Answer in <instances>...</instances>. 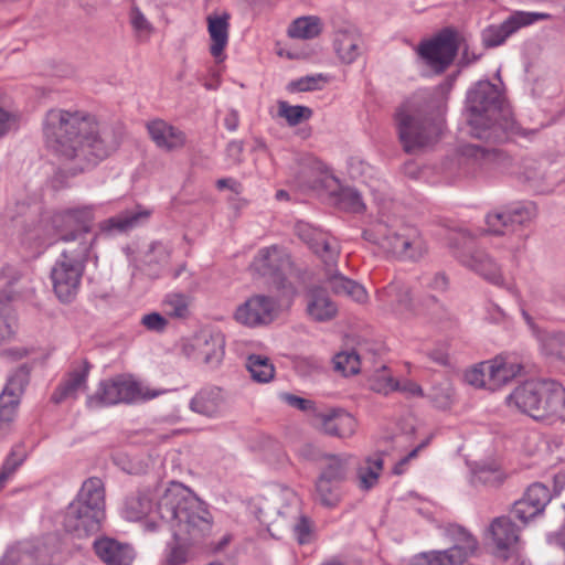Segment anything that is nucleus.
I'll list each match as a JSON object with an SVG mask.
<instances>
[{
  "mask_svg": "<svg viewBox=\"0 0 565 565\" xmlns=\"http://www.w3.org/2000/svg\"><path fill=\"white\" fill-rule=\"evenodd\" d=\"M43 132L46 145L62 158L75 161L79 171L96 166L118 147L113 134H99L93 122L79 113L50 110Z\"/></svg>",
  "mask_w": 565,
  "mask_h": 565,
  "instance_id": "nucleus-1",
  "label": "nucleus"
},
{
  "mask_svg": "<svg viewBox=\"0 0 565 565\" xmlns=\"http://www.w3.org/2000/svg\"><path fill=\"white\" fill-rule=\"evenodd\" d=\"M153 514L171 530L175 545L167 556L170 565H181L189 558L184 543L188 539L198 542L211 533L210 512L190 489L179 482H171L160 494Z\"/></svg>",
  "mask_w": 565,
  "mask_h": 565,
  "instance_id": "nucleus-2",
  "label": "nucleus"
},
{
  "mask_svg": "<svg viewBox=\"0 0 565 565\" xmlns=\"http://www.w3.org/2000/svg\"><path fill=\"white\" fill-rule=\"evenodd\" d=\"M470 135L487 142H502L508 134L525 135L514 120L501 89L489 81H479L467 93Z\"/></svg>",
  "mask_w": 565,
  "mask_h": 565,
  "instance_id": "nucleus-3",
  "label": "nucleus"
},
{
  "mask_svg": "<svg viewBox=\"0 0 565 565\" xmlns=\"http://www.w3.org/2000/svg\"><path fill=\"white\" fill-rule=\"evenodd\" d=\"M444 104L430 94H416L402 104L395 114L403 149L407 153L422 150L440 138Z\"/></svg>",
  "mask_w": 565,
  "mask_h": 565,
  "instance_id": "nucleus-4",
  "label": "nucleus"
},
{
  "mask_svg": "<svg viewBox=\"0 0 565 565\" xmlns=\"http://www.w3.org/2000/svg\"><path fill=\"white\" fill-rule=\"evenodd\" d=\"M105 486L100 478L86 479L63 518L64 530L77 539L98 533L105 521Z\"/></svg>",
  "mask_w": 565,
  "mask_h": 565,
  "instance_id": "nucleus-5",
  "label": "nucleus"
},
{
  "mask_svg": "<svg viewBox=\"0 0 565 565\" xmlns=\"http://www.w3.org/2000/svg\"><path fill=\"white\" fill-rule=\"evenodd\" d=\"M507 402L536 420L562 416L565 390L555 381H526L513 390Z\"/></svg>",
  "mask_w": 565,
  "mask_h": 565,
  "instance_id": "nucleus-6",
  "label": "nucleus"
},
{
  "mask_svg": "<svg viewBox=\"0 0 565 565\" xmlns=\"http://www.w3.org/2000/svg\"><path fill=\"white\" fill-rule=\"evenodd\" d=\"M362 235L365 241L399 259L417 260L426 253L422 234L411 225L394 228L383 222H375Z\"/></svg>",
  "mask_w": 565,
  "mask_h": 565,
  "instance_id": "nucleus-7",
  "label": "nucleus"
},
{
  "mask_svg": "<svg viewBox=\"0 0 565 565\" xmlns=\"http://www.w3.org/2000/svg\"><path fill=\"white\" fill-rule=\"evenodd\" d=\"M160 391L150 390L127 374H119L99 382L96 392L87 397L89 408L134 404L160 395Z\"/></svg>",
  "mask_w": 565,
  "mask_h": 565,
  "instance_id": "nucleus-8",
  "label": "nucleus"
},
{
  "mask_svg": "<svg viewBox=\"0 0 565 565\" xmlns=\"http://www.w3.org/2000/svg\"><path fill=\"white\" fill-rule=\"evenodd\" d=\"M352 456L348 454L324 457L315 483V500L326 508H334L342 498V484L348 478Z\"/></svg>",
  "mask_w": 565,
  "mask_h": 565,
  "instance_id": "nucleus-9",
  "label": "nucleus"
},
{
  "mask_svg": "<svg viewBox=\"0 0 565 565\" xmlns=\"http://www.w3.org/2000/svg\"><path fill=\"white\" fill-rule=\"evenodd\" d=\"M463 43L465 36L459 30L446 26L430 40L423 41L417 52L431 70L440 74L454 63Z\"/></svg>",
  "mask_w": 565,
  "mask_h": 565,
  "instance_id": "nucleus-10",
  "label": "nucleus"
},
{
  "mask_svg": "<svg viewBox=\"0 0 565 565\" xmlns=\"http://www.w3.org/2000/svg\"><path fill=\"white\" fill-rule=\"evenodd\" d=\"M455 544L445 551L420 553L411 559L409 565H462L478 550V541L462 526L450 530Z\"/></svg>",
  "mask_w": 565,
  "mask_h": 565,
  "instance_id": "nucleus-11",
  "label": "nucleus"
},
{
  "mask_svg": "<svg viewBox=\"0 0 565 565\" xmlns=\"http://www.w3.org/2000/svg\"><path fill=\"white\" fill-rule=\"evenodd\" d=\"M548 18L546 13L516 11L500 24H491L481 31V42L486 49L502 45L509 36L523 26Z\"/></svg>",
  "mask_w": 565,
  "mask_h": 565,
  "instance_id": "nucleus-12",
  "label": "nucleus"
},
{
  "mask_svg": "<svg viewBox=\"0 0 565 565\" xmlns=\"http://www.w3.org/2000/svg\"><path fill=\"white\" fill-rule=\"evenodd\" d=\"M535 215L536 206L533 202L512 203L502 211L491 212L487 215L488 230L493 234L503 235L531 222Z\"/></svg>",
  "mask_w": 565,
  "mask_h": 565,
  "instance_id": "nucleus-13",
  "label": "nucleus"
},
{
  "mask_svg": "<svg viewBox=\"0 0 565 565\" xmlns=\"http://www.w3.org/2000/svg\"><path fill=\"white\" fill-rule=\"evenodd\" d=\"M85 268L57 258L51 269L53 290L61 302H72L81 288Z\"/></svg>",
  "mask_w": 565,
  "mask_h": 565,
  "instance_id": "nucleus-14",
  "label": "nucleus"
},
{
  "mask_svg": "<svg viewBox=\"0 0 565 565\" xmlns=\"http://www.w3.org/2000/svg\"><path fill=\"white\" fill-rule=\"evenodd\" d=\"M93 207L83 206L55 212L51 217L53 234L58 241L76 235L81 231L92 230Z\"/></svg>",
  "mask_w": 565,
  "mask_h": 565,
  "instance_id": "nucleus-15",
  "label": "nucleus"
},
{
  "mask_svg": "<svg viewBox=\"0 0 565 565\" xmlns=\"http://www.w3.org/2000/svg\"><path fill=\"white\" fill-rule=\"evenodd\" d=\"M290 266L289 255L282 247L273 245L260 248L250 264L252 270L275 282H282V275Z\"/></svg>",
  "mask_w": 565,
  "mask_h": 565,
  "instance_id": "nucleus-16",
  "label": "nucleus"
},
{
  "mask_svg": "<svg viewBox=\"0 0 565 565\" xmlns=\"http://www.w3.org/2000/svg\"><path fill=\"white\" fill-rule=\"evenodd\" d=\"M275 307L270 297L256 295L236 309L235 319L247 327L268 324L275 318Z\"/></svg>",
  "mask_w": 565,
  "mask_h": 565,
  "instance_id": "nucleus-17",
  "label": "nucleus"
},
{
  "mask_svg": "<svg viewBox=\"0 0 565 565\" xmlns=\"http://www.w3.org/2000/svg\"><path fill=\"white\" fill-rule=\"evenodd\" d=\"M295 181L302 189L323 186L328 178V168L317 157L310 153L300 154L295 163Z\"/></svg>",
  "mask_w": 565,
  "mask_h": 565,
  "instance_id": "nucleus-18",
  "label": "nucleus"
},
{
  "mask_svg": "<svg viewBox=\"0 0 565 565\" xmlns=\"http://www.w3.org/2000/svg\"><path fill=\"white\" fill-rule=\"evenodd\" d=\"M93 550L105 565H131L136 558V552L130 544L108 536L96 539Z\"/></svg>",
  "mask_w": 565,
  "mask_h": 565,
  "instance_id": "nucleus-19",
  "label": "nucleus"
},
{
  "mask_svg": "<svg viewBox=\"0 0 565 565\" xmlns=\"http://www.w3.org/2000/svg\"><path fill=\"white\" fill-rule=\"evenodd\" d=\"M324 284L337 296H345L358 302H364L367 298L365 288L356 281L347 278L335 268L337 258H324Z\"/></svg>",
  "mask_w": 565,
  "mask_h": 565,
  "instance_id": "nucleus-20",
  "label": "nucleus"
},
{
  "mask_svg": "<svg viewBox=\"0 0 565 565\" xmlns=\"http://www.w3.org/2000/svg\"><path fill=\"white\" fill-rule=\"evenodd\" d=\"M333 49L339 60L352 64L363 53L364 42L360 31L353 25H344L335 30Z\"/></svg>",
  "mask_w": 565,
  "mask_h": 565,
  "instance_id": "nucleus-21",
  "label": "nucleus"
},
{
  "mask_svg": "<svg viewBox=\"0 0 565 565\" xmlns=\"http://www.w3.org/2000/svg\"><path fill=\"white\" fill-rule=\"evenodd\" d=\"M97 237L98 235L89 230L77 232L76 235L62 239L65 247L62 249L60 258L85 268Z\"/></svg>",
  "mask_w": 565,
  "mask_h": 565,
  "instance_id": "nucleus-22",
  "label": "nucleus"
},
{
  "mask_svg": "<svg viewBox=\"0 0 565 565\" xmlns=\"http://www.w3.org/2000/svg\"><path fill=\"white\" fill-rule=\"evenodd\" d=\"M315 420L324 434L333 437L349 438L356 429L355 418L343 409L320 411Z\"/></svg>",
  "mask_w": 565,
  "mask_h": 565,
  "instance_id": "nucleus-23",
  "label": "nucleus"
},
{
  "mask_svg": "<svg viewBox=\"0 0 565 565\" xmlns=\"http://www.w3.org/2000/svg\"><path fill=\"white\" fill-rule=\"evenodd\" d=\"M457 258L462 265L477 273L487 281L495 286L504 285L501 268L487 252L476 249L470 254L457 255Z\"/></svg>",
  "mask_w": 565,
  "mask_h": 565,
  "instance_id": "nucleus-24",
  "label": "nucleus"
},
{
  "mask_svg": "<svg viewBox=\"0 0 565 565\" xmlns=\"http://www.w3.org/2000/svg\"><path fill=\"white\" fill-rule=\"evenodd\" d=\"M297 233L299 237L322 258V260L328 258L333 262L338 258L340 247L334 237H331L327 233L313 228L306 223H299L297 225Z\"/></svg>",
  "mask_w": 565,
  "mask_h": 565,
  "instance_id": "nucleus-25",
  "label": "nucleus"
},
{
  "mask_svg": "<svg viewBox=\"0 0 565 565\" xmlns=\"http://www.w3.org/2000/svg\"><path fill=\"white\" fill-rule=\"evenodd\" d=\"M495 554L508 558L519 541V530L510 518L500 516L492 521L489 527Z\"/></svg>",
  "mask_w": 565,
  "mask_h": 565,
  "instance_id": "nucleus-26",
  "label": "nucleus"
},
{
  "mask_svg": "<svg viewBox=\"0 0 565 565\" xmlns=\"http://www.w3.org/2000/svg\"><path fill=\"white\" fill-rule=\"evenodd\" d=\"M147 130L156 146L166 151L179 150L186 142V136L182 130L161 119L148 122Z\"/></svg>",
  "mask_w": 565,
  "mask_h": 565,
  "instance_id": "nucleus-27",
  "label": "nucleus"
},
{
  "mask_svg": "<svg viewBox=\"0 0 565 565\" xmlns=\"http://www.w3.org/2000/svg\"><path fill=\"white\" fill-rule=\"evenodd\" d=\"M484 369L488 371L489 390L494 391L519 375L523 366L507 356L498 355L490 361H486Z\"/></svg>",
  "mask_w": 565,
  "mask_h": 565,
  "instance_id": "nucleus-28",
  "label": "nucleus"
},
{
  "mask_svg": "<svg viewBox=\"0 0 565 565\" xmlns=\"http://www.w3.org/2000/svg\"><path fill=\"white\" fill-rule=\"evenodd\" d=\"M377 299L391 310L404 313L414 310L411 288L401 280H394L377 291Z\"/></svg>",
  "mask_w": 565,
  "mask_h": 565,
  "instance_id": "nucleus-29",
  "label": "nucleus"
},
{
  "mask_svg": "<svg viewBox=\"0 0 565 565\" xmlns=\"http://www.w3.org/2000/svg\"><path fill=\"white\" fill-rule=\"evenodd\" d=\"M90 364L87 361L68 372L67 377L56 387L51 401L60 404L66 398H75L81 390L86 388Z\"/></svg>",
  "mask_w": 565,
  "mask_h": 565,
  "instance_id": "nucleus-30",
  "label": "nucleus"
},
{
  "mask_svg": "<svg viewBox=\"0 0 565 565\" xmlns=\"http://www.w3.org/2000/svg\"><path fill=\"white\" fill-rule=\"evenodd\" d=\"M307 312L312 320L323 322L337 316L338 307L330 299L326 289L315 287L307 295Z\"/></svg>",
  "mask_w": 565,
  "mask_h": 565,
  "instance_id": "nucleus-31",
  "label": "nucleus"
},
{
  "mask_svg": "<svg viewBox=\"0 0 565 565\" xmlns=\"http://www.w3.org/2000/svg\"><path fill=\"white\" fill-rule=\"evenodd\" d=\"M13 382H10L0 395V437L8 436L14 428L20 394L13 390Z\"/></svg>",
  "mask_w": 565,
  "mask_h": 565,
  "instance_id": "nucleus-32",
  "label": "nucleus"
},
{
  "mask_svg": "<svg viewBox=\"0 0 565 565\" xmlns=\"http://www.w3.org/2000/svg\"><path fill=\"white\" fill-rule=\"evenodd\" d=\"M206 21L212 41L210 52L212 56L218 58L228 43L230 14L226 12L222 15L210 14Z\"/></svg>",
  "mask_w": 565,
  "mask_h": 565,
  "instance_id": "nucleus-33",
  "label": "nucleus"
},
{
  "mask_svg": "<svg viewBox=\"0 0 565 565\" xmlns=\"http://www.w3.org/2000/svg\"><path fill=\"white\" fill-rule=\"evenodd\" d=\"M152 511V498L149 491L138 490L126 497L122 515L128 521H140Z\"/></svg>",
  "mask_w": 565,
  "mask_h": 565,
  "instance_id": "nucleus-34",
  "label": "nucleus"
},
{
  "mask_svg": "<svg viewBox=\"0 0 565 565\" xmlns=\"http://www.w3.org/2000/svg\"><path fill=\"white\" fill-rule=\"evenodd\" d=\"M223 397L217 387L203 388L190 402L193 412L204 416H215L222 406Z\"/></svg>",
  "mask_w": 565,
  "mask_h": 565,
  "instance_id": "nucleus-35",
  "label": "nucleus"
},
{
  "mask_svg": "<svg viewBox=\"0 0 565 565\" xmlns=\"http://www.w3.org/2000/svg\"><path fill=\"white\" fill-rule=\"evenodd\" d=\"M384 467L382 454H375L365 458L364 462L356 469L358 486L363 491L374 488Z\"/></svg>",
  "mask_w": 565,
  "mask_h": 565,
  "instance_id": "nucleus-36",
  "label": "nucleus"
},
{
  "mask_svg": "<svg viewBox=\"0 0 565 565\" xmlns=\"http://www.w3.org/2000/svg\"><path fill=\"white\" fill-rule=\"evenodd\" d=\"M150 216V211L137 206L134 210L125 211L114 217L108 218L102 224L103 231L117 230L119 232H127L142 223Z\"/></svg>",
  "mask_w": 565,
  "mask_h": 565,
  "instance_id": "nucleus-37",
  "label": "nucleus"
},
{
  "mask_svg": "<svg viewBox=\"0 0 565 565\" xmlns=\"http://www.w3.org/2000/svg\"><path fill=\"white\" fill-rule=\"evenodd\" d=\"M53 236L51 221H39L24 227L21 242L31 248H40L50 245L53 242Z\"/></svg>",
  "mask_w": 565,
  "mask_h": 565,
  "instance_id": "nucleus-38",
  "label": "nucleus"
},
{
  "mask_svg": "<svg viewBox=\"0 0 565 565\" xmlns=\"http://www.w3.org/2000/svg\"><path fill=\"white\" fill-rule=\"evenodd\" d=\"M507 478V475L495 462H482L476 465L472 470V483L482 484L489 488H498Z\"/></svg>",
  "mask_w": 565,
  "mask_h": 565,
  "instance_id": "nucleus-39",
  "label": "nucleus"
},
{
  "mask_svg": "<svg viewBox=\"0 0 565 565\" xmlns=\"http://www.w3.org/2000/svg\"><path fill=\"white\" fill-rule=\"evenodd\" d=\"M322 32V21L317 15H306L292 21L288 35L292 39H315Z\"/></svg>",
  "mask_w": 565,
  "mask_h": 565,
  "instance_id": "nucleus-40",
  "label": "nucleus"
},
{
  "mask_svg": "<svg viewBox=\"0 0 565 565\" xmlns=\"http://www.w3.org/2000/svg\"><path fill=\"white\" fill-rule=\"evenodd\" d=\"M26 458L28 451L23 444H17L11 448L0 470V490Z\"/></svg>",
  "mask_w": 565,
  "mask_h": 565,
  "instance_id": "nucleus-41",
  "label": "nucleus"
},
{
  "mask_svg": "<svg viewBox=\"0 0 565 565\" xmlns=\"http://www.w3.org/2000/svg\"><path fill=\"white\" fill-rule=\"evenodd\" d=\"M246 367L254 381L268 383L274 379L275 367L266 356L252 354L248 356Z\"/></svg>",
  "mask_w": 565,
  "mask_h": 565,
  "instance_id": "nucleus-42",
  "label": "nucleus"
},
{
  "mask_svg": "<svg viewBox=\"0 0 565 565\" xmlns=\"http://www.w3.org/2000/svg\"><path fill=\"white\" fill-rule=\"evenodd\" d=\"M224 337L221 333L209 334L201 347L204 362L211 366H217L224 356Z\"/></svg>",
  "mask_w": 565,
  "mask_h": 565,
  "instance_id": "nucleus-43",
  "label": "nucleus"
},
{
  "mask_svg": "<svg viewBox=\"0 0 565 565\" xmlns=\"http://www.w3.org/2000/svg\"><path fill=\"white\" fill-rule=\"evenodd\" d=\"M427 397L436 408L448 409L455 402L454 386L448 381L437 383L430 388Z\"/></svg>",
  "mask_w": 565,
  "mask_h": 565,
  "instance_id": "nucleus-44",
  "label": "nucleus"
},
{
  "mask_svg": "<svg viewBox=\"0 0 565 565\" xmlns=\"http://www.w3.org/2000/svg\"><path fill=\"white\" fill-rule=\"evenodd\" d=\"M312 114V109L307 106H292L285 100L278 102V116L285 118L289 126H297L310 119Z\"/></svg>",
  "mask_w": 565,
  "mask_h": 565,
  "instance_id": "nucleus-45",
  "label": "nucleus"
},
{
  "mask_svg": "<svg viewBox=\"0 0 565 565\" xmlns=\"http://www.w3.org/2000/svg\"><path fill=\"white\" fill-rule=\"evenodd\" d=\"M544 351L550 355L559 356L565 351L564 331H542L537 337Z\"/></svg>",
  "mask_w": 565,
  "mask_h": 565,
  "instance_id": "nucleus-46",
  "label": "nucleus"
},
{
  "mask_svg": "<svg viewBox=\"0 0 565 565\" xmlns=\"http://www.w3.org/2000/svg\"><path fill=\"white\" fill-rule=\"evenodd\" d=\"M337 204L339 209L352 213H361L365 210L360 193L353 188L341 189L337 194Z\"/></svg>",
  "mask_w": 565,
  "mask_h": 565,
  "instance_id": "nucleus-47",
  "label": "nucleus"
},
{
  "mask_svg": "<svg viewBox=\"0 0 565 565\" xmlns=\"http://www.w3.org/2000/svg\"><path fill=\"white\" fill-rule=\"evenodd\" d=\"M334 369L343 375L356 374L360 371L361 358L354 351L340 352L333 358Z\"/></svg>",
  "mask_w": 565,
  "mask_h": 565,
  "instance_id": "nucleus-48",
  "label": "nucleus"
},
{
  "mask_svg": "<svg viewBox=\"0 0 565 565\" xmlns=\"http://www.w3.org/2000/svg\"><path fill=\"white\" fill-rule=\"evenodd\" d=\"M523 498L543 512L546 504L551 501L552 495L546 486L541 482H535L527 488Z\"/></svg>",
  "mask_w": 565,
  "mask_h": 565,
  "instance_id": "nucleus-49",
  "label": "nucleus"
},
{
  "mask_svg": "<svg viewBox=\"0 0 565 565\" xmlns=\"http://www.w3.org/2000/svg\"><path fill=\"white\" fill-rule=\"evenodd\" d=\"M279 399L292 408L311 415L315 419L320 412L313 401L297 396L291 393H279Z\"/></svg>",
  "mask_w": 565,
  "mask_h": 565,
  "instance_id": "nucleus-50",
  "label": "nucleus"
},
{
  "mask_svg": "<svg viewBox=\"0 0 565 565\" xmlns=\"http://www.w3.org/2000/svg\"><path fill=\"white\" fill-rule=\"evenodd\" d=\"M397 387L398 382L393 380L385 365H382L373 379H371V388L377 393L388 394L396 391Z\"/></svg>",
  "mask_w": 565,
  "mask_h": 565,
  "instance_id": "nucleus-51",
  "label": "nucleus"
},
{
  "mask_svg": "<svg viewBox=\"0 0 565 565\" xmlns=\"http://www.w3.org/2000/svg\"><path fill=\"white\" fill-rule=\"evenodd\" d=\"M327 83V77L322 74L308 75L288 84L287 89L291 93L295 92H310L320 89Z\"/></svg>",
  "mask_w": 565,
  "mask_h": 565,
  "instance_id": "nucleus-52",
  "label": "nucleus"
},
{
  "mask_svg": "<svg viewBox=\"0 0 565 565\" xmlns=\"http://www.w3.org/2000/svg\"><path fill=\"white\" fill-rule=\"evenodd\" d=\"M164 306L171 317L185 318L189 315V298L182 294L168 295Z\"/></svg>",
  "mask_w": 565,
  "mask_h": 565,
  "instance_id": "nucleus-53",
  "label": "nucleus"
},
{
  "mask_svg": "<svg viewBox=\"0 0 565 565\" xmlns=\"http://www.w3.org/2000/svg\"><path fill=\"white\" fill-rule=\"evenodd\" d=\"M17 323L8 303L0 301V344L10 340L15 332Z\"/></svg>",
  "mask_w": 565,
  "mask_h": 565,
  "instance_id": "nucleus-54",
  "label": "nucleus"
},
{
  "mask_svg": "<svg viewBox=\"0 0 565 565\" xmlns=\"http://www.w3.org/2000/svg\"><path fill=\"white\" fill-rule=\"evenodd\" d=\"M130 23L139 38H148L153 28L143 13L134 7L129 14Z\"/></svg>",
  "mask_w": 565,
  "mask_h": 565,
  "instance_id": "nucleus-55",
  "label": "nucleus"
},
{
  "mask_svg": "<svg viewBox=\"0 0 565 565\" xmlns=\"http://www.w3.org/2000/svg\"><path fill=\"white\" fill-rule=\"evenodd\" d=\"M540 513L542 512L533 504H530L524 498L518 500L512 509V514L514 518L522 521L523 523H526L529 520L533 519Z\"/></svg>",
  "mask_w": 565,
  "mask_h": 565,
  "instance_id": "nucleus-56",
  "label": "nucleus"
},
{
  "mask_svg": "<svg viewBox=\"0 0 565 565\" xmlns=\"http://www.w3.org/2000/svg\"><path fill=\"white\" fill-rule=\"evenodd\" d=\"M466 381L477 387H488V371L484 369V362L476 365L466 373Z\"/></svg>",
  "mask_w": 565,
  "mask_h": 565,
  "instance_id": "nucleus-57",
  "label": "nucleus"
},
{
  "mask_svg": "<svg viewBox=\"0 0 565 565\" xmlns=\"http://www.w3.org/2000/svg\"><path fill=\"white\" fill-rule=\"evenodd\" d=\"M146 257L149 264H164L170 257V250L162 243L154 242L150 245Z\"/></svg>",
  "mask_w": 565,
  "mask_h": 565,
  "instance_id": "nucleus-58",
  "label": "nucleus"
},
{
  "mask_svg": "<svg viewBox=\"0 0 565 565\" xmlns=\"http://www.w3.org/2000/svg\"><path fill=\"white\" fill-rule=\"evenodd\" d=\"M141 323L149 331L162 332L168 326V320L158 312H151L142 317Z\"/></svg>",
  "mask_w": 565,
  "mask_h": 565,
  "instance_id": "nucleus-59",
  "label": "nucleus"
},
{
  "mask_svg": "<svg viewBox=\"0 0 565 565\" xmlns=\"http://www.w3.org/2000/svg\"><path fill=\"white\" fill-rule=\"evenodd\" d=\"M31 556L23 554L18 550H9L3 558L0 561V565H29Z\"/></svg>",
  "mask_w": 565,
  "mask_h": 565,
  "instance_id": "nucleus-60",
  "label": "nucleus"
},
{
  "mask_svg": "<svg viewBox=\"0 0 565 565\" xmlns=\"http://www.w3.org/2000/svg\"><path fill=\"white\" fill-rule=\"evenodd\" d=\"M429 443V438H427L426 440L422 441L417 447H415L408 455H406L405 457H403L393 468V473L394 475H403L405 472V469H406V466L408 465V462L416 458L418 452L424 449Z\"/></svg>",
  "mask_w": 565,
  "mask_h": 565,
  "instance_id": "nucleus-61",
  "label": "nucleus"
},
{
  "mask_svg": "<svg viewBox=\"0 0 565 565\" xmlns=\"http://www.w3.org/2000/svg\"><path fill=\"white\" fill-rule=\"evenodd\" d=\"M396 391H401L407 397H424V391L420 385L413 381H405L402 384L398 383Z\"/></svg>",
  "mask_w": 565,
  "mask_h": 565,
  "instance_id": "nucleus-62",
  "label": "nucleus"
},
{
  "mask_svg": "<svg viewBox=\"0 0 565 565\" xmlns=\"http://www.w3.org/2000/svg\"><path fill=\"white\" fill-rule=\"evenodd\" d=\"M244 150V145L242 141L233 140L228 142L226 147V156L227 158L235 164L242 162V153Z\"/></svg>",
  "mask_w": 565,
  "mask_h": 565,
  "instance_id": "nucleus-63",
  "label": "nucleus"
},
{
  "mask_svg": "<svg viewBox=\"0 0 565 565\" xmlns=\"http://www.w3.org/2000/svg\"><path fill=\"white\" fill-rule=\"evenodd\" d=\"M295 532L300 544H305L309 541L310 523L305 516H301L299 522L295 526Z\"/></svg>",
  "mask_w": 565,
  "mask_h": 565,
  "instance_id": "nucleus-64",
  "label": "nucleus"
}]
</instances>
